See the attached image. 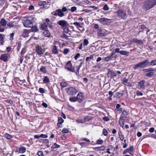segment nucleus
Wrapping results in <instances>:
<instances>
[{"mask_svg": "<svg viewBox=\"0 0 156 156\" xmlns=\"http://www.w3.org/2000/svg\"><path fill=\"white\" fill-rule=\"evenodd\" d=\"M118 15L119 17H121L123 19L126 17V15L125 11L122 9H120L117 12Z\"/></svg>", "mask_w": 156, "mask_h": 156, "instance_id": "5", "label": "nucleus"}, {"mask_svg": "<svg viewBox=\"0 0 156 156\" xmlns=\"http://www.w3.org/2000/svg\"><path fill=\"white\" fill-rule=\"evenodd\" d=\"M93 55H90L89 57H87L86 58V61L87 62L90 61V60L93 59Z\"/></svg>", "mask_w": 156, "mask_h": 156, "instance_id": "47", "label": "nucleus"}, {"mask_svg": "<svg viewBox=\"0 0 156 156\" xmlns=\"http://www.w3.org/2000/svg\"><path fill=\"white\" fill-rule=\"evenodd\" d=\"M68 85V83L67 82L63 81L60 83V85L62 88H63L67 87Z\"/></svg>", "mask_w": 156, "mask_h": 156, "instance_id": "27", "label": "nucleus"}, {"mask_svg": "<svg viewBox=\"0 0 156 156\" xmlns=\"http://www.w3.org/2000/svg\"><path fill=\"white\" fill-rule=\"evenodd\" d=\"M107 75L108 77L112 78L116 76L117 74L115 73L109 69L107 73Z\"/></svg>", "mask_w": 156, "mask_h": 156, "instance_id": "10", "label": "nucleus"}, {"mask_svg": "<svg viewBox=\"0 0 156 156\" xmlns=\"http://www.w3.org/2000/svg\"><path fill=\"white\" fill-rule=\"evenodd\" d=\"M26 150V148L23 146L20 147L18 149H16V152L19 153H24Z\"/></svg>", "mask_w": 156, "mask_h": 156, "instance_id": "13", "label": "nucleus"}, {"mask_svg": "<svg viewBox=\"0 0 156 156\" xmlns=\"http://www.w3.org/2000/svg\"><path fill=\"white\" fill-rule=\"evenodd\" d=\"M62 132L63 133H67L69 131L68 129H67L63 128L62 129Z\"/></svg>", "mask_w": 156, "mask_h": 156, "instance_id": "54", "label": "nucleus"}, {"mask_svg": "<svg viewBox=\"0 0 156 156\" xmlns=\"http://www.w3.org/2000/svg\"><path fill=\"white\" fill-rule=\"evenodd\" d=\"M32 28L30 29L31 32H35L38 30V28L36 26H34L33 27H32Z\"/></svg>", "mask_w": 156, "mask_h": 156, "instance_id": "38", "label": "nucleus"}, {"mask_svg": "<svg viewBox=\"0 0 156 156\" xmlns=\"http://www.w3.org/2000/svg\"><path fill=\"white\" fill-rule=\"evenodd\" d=\"M15 23L14 22H10L8 23L7 25L9 28H12L13 27H16V25H15Z\"/></svg>", "mask_w": 156, "mask_h": 156, "instance_id": "19", "label": "nucleus"}, {"mask_svg": "<svg viewBox=\"0 0 156 156\" xmlns=\"http://www.w3.org/2000/svg\"><path fill=\"white\" fill-rule=\"evenodd\" d=\"M102 30L101 27H100L97 30V33L99 37H102L104 36V34L102 32Z\"/></svg>", "mask_w": 156, "mask_h": 156, "instance_id": "25", "label": "nucleus"}, {"mask_svg": "<svg viewBox=\"0 0 156 156\" xmlns=\"http://www.w3.org/2000/svg\"><path fill=\"white\" fill-rule=\"evenodd\" d=\"M5 135V137L8 139H11L12 138V137L11 135L7 133H6Z\"/></svg>", "mask_w": 156, "mask_h": 156, "instance_id": "45", "label": "nucleus"}, {"mask_svg": "<svg viewBox=\"0 0 156 156\" xmlns=\"http://www.w3.org/2000/svg\"><path fill=\"white\" fill-rule=\"evenodd\" d=\"M37 155L39 156H44L42 151H39L37 153Z\"/></svg>", "mask_w": 156, "mask_h": 156, "instance_id": "60", "label": "nucleus"}, {"mask_svg": "<svg viewBox=\"0 0 156 156\" xmlns=\"http://www.w3.org/2000/svg\"><path fill=\"white\" fill-rule=\"evenodd\" d=\"M110 20L109 19L104 18H101L98 20V21L100 23H105L107 22L108 20Z\"/></svg>", "mask_w": 156, "mask_h": 156, "instance_id": "23", "label": "nucleus"}, {"mask_svg": "<svg viewBox=\"0 0 156 156\" xmlns=\"http://www.w3.org/2000/svg\"><path fill=\"white\" fill-rule=\"evenodd\" d=\"M69 51V50L67 48H66L64 49L63 51V53L64 54H66Z\"/></svg>", "mask_w": 156, "mask_h": 156, "instance_id": "62", "label": "nucleus"}, {"mask_svg": "<svg viewBox=\"0 0 156 156\" xmlns=\"http://www.w3.org/2000/svg\"><path fill=\"white\" fill-rule=\"evenodd\" d=\"M128 79H127L126 78H125L123 79L122 83L126 86L128 87H131L132 86V84L128 82Z\"/></svg>", "mask_w": 156, "mask_h": 156, "instance_id": "17", "label": "nucleus"}, {"mask_svg": "<svg viewBox=\"0 0 156 156\" xmlns=\"http://www.w3.org/2000/svg\"><path fill=\"white\" fill-rule=\"evenodd\" d=\"M41 28L44 30H47V24L46 23H43L41 25Z\"/></svg>", "mask_w": 156, "mask_h": 156, "instance_id": "29", "label": "nucleus"}, {"mask_svg": "<svg viewBox=\"0 0 156 156\" xmlns=\"http://www.w3.org/2000/svg\"><path fill=\"white\" fill-rule=\"evenodd\" d=\"M14 33H12L10 34V40H12L13 39V37L14 36Z\"/></svg>", "mask_w": 156, "mask_h": 156, "instance_id": "53", "label": "nucleus"}, {"mask_svg": "<svg viewBox=\"0 0 156 156\" xmlns=\"http://www.w3.org/2000/svg\"><path fill=\"white\" fill-rule=\"evenodd\" d=\"M146 66L147 65L145 59L140 63H139L135 65L133 68L135 69H136L139 68H143L146 67Z\"/></svg>", "mask_w": 156, "mask_h": 156, "instance_id": "4", "label": "nucleus"}, {"mask_svg": "<svg viewBox=\"0 0 156 156\" xmlns=\"http://www.w3.org/2000/svg\"><path fill=\"white\" fill-rule=\"evenodd\" d=\"M58 10L57 9L55 10V11L54 12H53L51 13V14L55 16H58Z\"/></svg>", "mask_w": 156, "mask_h": 156, "instance_id": "61", "label": "nucleus"}, {"mask_svg": "<svg viewBox=\"0 0 156 156\" xmlns=\"http://www.w3.org/2000/svg\"><path fill=\"white\" fill-rule=\"evenodd\" d=\"M0 24L5 27L7 24V21L4 18H2L0 21Z\"/></svg>", "mask_w": 156, "mask_h": 156, "instance_id": "18", "label": "nucleus"}, {"mask_svg": "<svg viewBox=\"0 0 156 156\" xmlns=\"http://www.w3.org/2000/svg\"><path fill=\"white\" fill-rule=\"evenodd\" d=\"M73 24L76 26L77 28L79 29V28L82 27V25L83 24V23H80L77 22H75L73 23Z\"/></svg>", "mask_w": 156, "mask_h": 156, "instance_id": "22", "label": "nucleus"}, {"mask_svg": "<svg viewBox=\"0 0 156 156\" xmlns=\"http://www.w3.org/2000/svg\"><path fill=\"white\" fill-rule=\"evenodd\" d=\"M136 94L137 96H142L143 94L142 92H140L139 90H137L136 92Z\"/></svg>", "mask_w": 156, "mask_h": 156, "instance_id": "57", "label": "nucleus"}, {"mask_svg": "<svg viewBox=\"0 0 156 156\" xmlns=\"http://www.w3.org/2000/svg\"><path fill=\"white\" fill-rule=\"evenodd\" d=\"M103 9L105 11H107L109 10V7L107 4H105L103 7Z\"/></svg>", "mask_w": 156, "mask_h": 156, "instance_id": "48", "label": "nucleus"}, {"mask_svg": "<svg viewBox=\"0 0 156 156\" xmlns=\"http://www.w3.org/2000/svg\"><path fill=\"white\" fill-rule=\"evenodd\" d=\"M114 53L112 52L111 55L110 56H108L105 58L104 60L106 62H108L110 60H111L113 58V55H114Z\"/></svg>", "mask_w": 156, "mask_h": 156, "instance_id": "24", "label": "nucleus"}, {"mask_svg": "<svg viewBox=\"0 0 156 156\" xmlns=\"http://www.w3.org/2000/svg\"><path fill=\"white\" fill-rule=\"evenodd\" d=\"M69 100L71 102H75L77 101L76 98V97H73L69 98Z\"/></svg>", "mask_w": 156, "mask_h": 156, "instance_id": "37", "label": "nucleus"}, {"mask_svg": "<svg viewBox=\"0 0 156 156\" xmlns=\"http://www.w3.org/2000/svg\"><path fill=\"white\" fill-rule=\"evenodd\" d=\"M89 142H82V143H80V144L81 145V146H87L89 144V143H88Z\"/></svg>", "mask_w": 156, "mask_h": 156, "instance_id": "56", "label": "nucleus"}, {"mask_svg": "<svg viewBox=\"0 0 156 156\" xmlns=\"http://www.w3.org/2000/svg\"><path fill=\"white\" fill-rule=\"evenodd\" d=\"M66 90L69 95H75L78 92L77 90L74 87H71L69 88H66Z\"/></svg>", "mask_w": 156, "mask_h": 156, "instance_id": "2", "label": "nucleus"}, {"mask_svg": "<svg viewBox=\"0 0 156 156\" xmlns=\"http://www.w3.org/2000/svg\"><path fill=\"white\" fill-rule=\"evenodd\" d=\"M31 32L30 29H25L22 33L23 36L25 37L29 36V34Z\"/></svg>", "mask_w": 156, "mask_h": 156, "instance_id": "15", "label": "nucleus"}, {"mask_svg": "<svg viewBox=\"0 0 156 156\" xmlns=\"http://www.w3.org/2000/svg\"><path fill=\"white\" fill-rule=\"evenodd\" d=\"M145 81L144 80H141L138 82V85L140 88L144 89L145 88Z\"/></svg>", "mask_w": 156, "mask_h": 156, "instance_id": "16", "label": "nucleus"}, {"mask_svg": "<svg viewBox=\"0 0 156 156\" xmlns=\"http://www.w3.org/2000/svg\"><path fill=\"white\" fill-rule=\"evenodd\" d=\"M8 54H2L1 55V56L0 57V59L4 61L5 62H6L8 61Z\"/></svg>", "mask_w": 156, "mask_h": 156, "instance_id": "12", "label": "nucleus"}, {"mask_svg": "<svg viewBox=\"0 0 156 156\" xmlns=\"http://www.w3.org/2000/svg\"><path fill=\"white\" fill-rule=\"evenodd\" d=\"M4 27H3V26L0 25V32H2L4 31L5 30Z\"/></svg>", "mask_w": 156, "mask_h": 156, "instance_id": "52", "label": "nucleus"}, {"mask_svg": "<svg viewBox=\"0 0 156 156\" xmlns=\"http://www.w3.org/2000/svg\"><path fill=\"white\" fill-rule=\"evenodd\" d=\"M129 53V52L126 51H120V54L126 56H128Z\"/></svg>", "mask_w": 156, "mask_h": 156, "instance_id": "32", "label": "nucleus"}, {"mask_svg": "<svg viewBox=\"0 0 156 156\" xmlns=\"http://www.w3.org/2000/svg\"><path fill=\"white\" fill-rule=\"evenodd\" d=\"M43 82L45 83H48L50 82L49 78L48 76H45L44 77Z\"/></svg>", "mask_w": 156, "mask_h": 156, "instance_id": "31", "label": "nucleus"}, {"mask_svg": "<svg viewBox=\"0 0 156 156\" xmlns=\"http://www.w3.org/2000/svg\"><path fill=\"white\" fill-rule=\"evenodd\" d=\"M39 91L41 93H45L44 89L42 88H40L39 89Z\"/></svg>", "mask_w": 156, "mask_h": 156, "instance_id": "55", "label": "nucleus"}, {"mask_svg": "<svg viewBox=\"0 0 156 156\" xmlns=\"http://www.w3.org/2000/svg\"><path fill=\"white\" fill-rule=\"evenodd\" d=\"M64 28V32L66 33H68L69 31V28L67 27L63 28Z\"/></svg>", "mask_w": 156, "mask_h": 156, "instance_id": "51", "label": "nucleus"}, {"mask_svg": "<svg viewBox=\"0 0 156 156\" xmlns=\"http://www.w3.org/2000/svg\"><path fill=\"white\" fill-rule=\"evenodd\" d=\"M58 24L61 26L62 28L67 27L68 25L67 21L63 20L59 21L58 22Z\"/></svg>", "mask_w": 156, "mask_h": 156, "instance_id": "9", "label": "nucleus"}, {"mask_svg": "<svg viewBox=\"0 0 156 156\" xmlns=\"http://www.w3.org/2000/svg\"><path fill=\"white\" fill-rule=\"evenodd\" d=\"M24 26L26 27H33V21L30 20H25L23 21Z\"/></svg>", "mask_w": 156, "mask_h": 156, "instance_id": "3", "label": "nucleus"}, {"mask_svg": "<svg viewBox=\"0 0 156 156\" xmlns=\"http://www.w3.org/2000/svg\"><path fill=\"white\" fill-rule=\"evenodd\" d=\"M5 35L3 34H0V44L3 45L4 44V37Z\"/></svg>", "mask_w": 156, "mask_h": 156, "instance_id": "20", "label": "nucleus"}, {"mask_svg": "<svg viewBox=\"0 0 156 156\" xmlns=\"http://www.w3.org/2000/svg\"><path fill=\"white\" fill-rule=\"evenodd\" d=\"M58 16L60 17H62L65 16V14L63 13L61 9H57Z\"/></svg>", "mask_w": 156, "mask_h": 156, "instance_id": "26", "label": "nucleus"}, {"mask_svg": "<svg viewBox=\"0 0 156 156\" xmlns=\"http://www.w3.org/2000/svg\"><path fill=\"white\" fill-rule=\"evenodd\" d=\"M58 123L60 124H62L64 122V120L61 117H59L58 118Z\"/></svg>", "mask_w": 156, "mask_h": 156, "instance_id": "43", "label": "nucleus"}, {"mask_svg": "<svg viewBox=\"0 0 156 156\" xmlns=\"http://www.w3.org/2000/svg\"><path fill=\"white\" fill-rule=\"evenodd\" d=\"M77 101L79 103H81L84 99V96L83 93L82 92L79 93L76 96Z\"/></svg>", "mask_w": 156, "mask_h": 156, "instance_id": "7", "label": "nucleus"}, {"mask_svg": "<svg viewBox=\"0 0 156 156\" xmlns=\"http://www.w3.org/2000/svg\"><path fill=\"white\" fill-rule=\"evenodd\" d=\"M129 152H130V151L129 149L127 148L123 152V154H126V153Z\"/></svg>", "mask_w": 156, "mask_h": 156, "instance_id": "63", "label": "nucleus"}, {"mask_svg": "<svg viewBox=\"0 0 156 156\" xmlns=\"http://www.w3.org/2000/svg\"><path fill=\"white\" fill-rule=\"evenodd\" d=\"M154 73L153 71H151L146 73L145 75L147 76L151 77L154 76Z\"/></svg>", "mask_w": 156, "mask_h": 156, "instance_id": "34", "label": "nucleus"}, {"mask_svg": "<svg viewBox=\"0 0 156 156\" xmlns=\"http://www.w3.org/2000/svg\"><path fill=\"white\" fill-rule=\"evenodd\" d=\"M89 44V42L87 39H84L83 41V44L84 46L87 45Z\"/></svg>", "mask_w": 156, "mask_h": 156, "instance_id": "49", "label": "nucleus"}, {"mask_svg": "<svg viewBox=\"0 0 156 156\" xmlns=\"http://www.w3.org/2000/svg\"><path fill=\"white\" fill-rule=\"evenodd\" d=\"M103 142V141L101 139H98L96 141V144H101Z\"/></svg>", "mask_w": 156, "mask_h": 156, "instance_id": "46", "label": "nucleus"}, {"mask_svg": "<svg viewBox=\"0 0 156 156\" xmlns=\"http://www.w3.org/2000/svg\"><path fill=\"white\" fill-rule=\"evenodd\" d=\"M156 4V0H147L144 3L143 8L146 10H148L154 7Z\"/></svg>", "mask_w": 156, "mask_h": 156, "instance_id": "1", "label": "nucleus"}, {"mask_svg": "<svg viewBox=\"0 0 156 156\" xmlns=\"http://www.w3.org/2000/svg\"><path fill=\"white\" fill-rule=\"evenodd\" d=\"M61 10H62V11L63 13L64 12H66V13H68L69 11H70V9H67L66 7H63Z\"/></svg>", "mask_w": 156, "mask_h": 156, "instance_id": "36", "label": "nucleus"}, {"mask_svg": "<svg viewBox=\"0 0 156 156\" xmlns=\"http://www.w3.org/2000/svg\"><path fill=\"white\" fill-rule=\"evenodd\" d=\"M38 5L41 6V8H44L47 7L48 4L45 1H41L38 2Z\"/></svg>", "mask_w": 156, "mask_h": 156, "instance_id": "14", "label": "nucleus"}, {"mask_svg": "<svg viewBox=\"0 0 156 156\" xmlns=\"http://www.w3.org/2000/svg\"><path fill=\"white\" fill-rule=\"evenodd\" d=\"M119 124L122 127L124 126V120L122 116H120L119 121Z\"/></svg>", "mask_w": 156, "mask_h": 156, "instance_id": "21", "label": "nucleus"}, {"mask_svg": "<svg viewBox=\"0 0 156 156\" xmlns=\"http://www.w3.org/2000/svg\"><path fill=\"white\" fill-rule=\"evenodd\" d=\"M146 65L148 66H154L156 65V61L155 60H152L151 62H149V59H145Z\"/></svg>", "mask_w": 156, "mask_h": 156, "instance_id": "11", "label": "nucleus"}, {"mask_svg": "<svg viewBox=\"0 0 156 156\" xmlns=\"http://www.w3.org/2000/svg\"><path fill=\"white\" fill-rule=\"evenodd\" d=\"M103 134L104 136H106L108 135V132L107 130L105 129H103Z\"/></svg>", "mask_w": 156, "mask_h": 156, "instance_id": "50", "label": "nucleus"}, {"mask_svg": "<svg viewBox=\"0 0 156 156\" xmlns=\"http://www.w3.org/2000/svg\"><path fill=\"white\" fill-rule=\"evenodd\" d=\"M128 115L127 112L125 110H124L122 112V114L121 115V116H122L123 118H126L127 117V116Z\"/></svg>", "mask_w": 156, "mask_h": 156, "instance_id": "35", "label": "nucleus"}, {"mask_svg": "<svg viewBox=\"0 0 156 156\" xmlns=\"http://www.w3.org/2000/svg\"><path fill=\"white\" fill-rule=\"evenodd\" d=\"M26 51V49L25 48H23L21 51V54L23 55Z\"/></svg>", "mask_w": 156, "mask_h": 156, "instance_id": "64", "label": "nucleus"}, {"mask_svg": "<svg viewBox=\"0 0 156 156\" xmlns=\"http://www.w3.org/2000/svg\"><path fill=\"white\" fill-rule=\"evenodd\" d=\"M52 51L53 53L54 54H57L58 53V51L57 49V47L55 45H54Z\"/></svg>", "mask_w": 156, "mask_h": 156, "instance_id": "30", "label": "nucleus"}, {"mask_svg": "<svg viewBox=\"0 0 156 156\" xmlns=\"http://www.w3.org/2000/svg\"><path fill=\"white\" fill-rule=\"evenodd\" d=\"M84 119L87 121H88L92 119V117H90L89 116H87L84 118Z\"/></svg>", "mask_w": 156, "mask_h": 156, "instance_id": "42", "label": "nucleus"}, {"mask_svg": "<svg viewBox=\"0 0 156 156\" xmlns=\"http://www.w3.org/2000/svg\"><path fill=\"white\" fill-rule=\"evenodd\" d=\"M40 71L44 73H46L47 72L46 67L45 66H42L40 69Z\"/></svg>", "mask_w": 156, "mask_h": 156, "instance_id": "39", "label": "nucleus"}, {"mask_svg": "<svg viewBox=\"0 0 156 156\" xmlns=\"http://www.w3.org/2000/svg\"><path fill=\"white\" fill-rule=\"evenodd\" d=\"M154 70L152 68H149L147 69H146L143 70V71L145 73H148L151 71H154Z\"/></svg>", "mask_w": 156, "mask_h": 156, "instance_id": "33", "label": "nucleus"}, {"mask_svg": "<svg viewBox=\"0 0 156 156\" xmlns=\"http://www.w3.org/2000/svg\"><path fill=\"white\" fill-rule=\"evenodd\" d=\"M66 68L70 72H75L74 68L73 66L70 61H69L67 63Z\"/></svg>", "mask_w": 156, "mask_h": 156, "instance_id": "6", "label": "nucleus"}, {"mask_svg": "<svg viewBox=\"0 0 156 156\" xmlns=\"http://www.w3.org/2000/svg\"><path fill=\"white\" fill-rule=\"evenodd\" d=\"M133 40L134 42L137 44H143V41L141 40H138L136 38H134L133 39Z\"/></svg>", "mask_w": 156, "mask_h": 156, "instance_id": "28", "label": "nucleus"}, {"mask_svg": "<svg viewBox=\"0 0 156 156\" xmlns=\"http://www.w3.org/2000/svg\"><path fill=\"white\" fill-rule=\"evenodd\" d=\"M77 9V8L76 7L73 6L71 7V9L70 10L72 12H73L75 11Z\"/></svg>", "mask_w": 156, "mask_h": 156, "instance_id": "59", "label": "nucleus"}, {"mask_svg": "<svg viewBox=\"0 0 156 156\" xmlns=\"http://www.w3.org/2000/svg\"><path fill=\"white\" fill-rule=\"evenodd\" d=\"M81 140H84L85 141H86L87 142H90V140L89 139H87V138H82L81 139Z\"/></svg>", "mask_w": 156, "mask_h": 156, "instance_id": "58", "label": "nucleus"}, {"mask_svg": "<svg viewBox=\"0 0 156 156\" xmlns=\"http://www.w3.org/2000/svg\"><path fill=\"white\" fill-rule=\"evenodd\" d=\"M44 34L45 37H49L50 36V34L49 33L48 31H45L44 32Z\"/></svg>", "mask_w": 156, "mask_h": 156, "instance_id": "41", "label": "nucleus"}, {"mask_svg": "<svg viewBox=\"0 0 156 156\" xmlns=\"http://www.w3.org/2000/svg\"><path fill=\"white\" fill-rule=\"evenodd\" d=\"M130 152L129 153L131 155H133V153L132 152L134 150L133 147V146H131L129 148V149Z\"/></svg>", "mask_w": 156, "mask_h": 156, "instance_id": "44", "label": "nucleus"}, {"mask_svg": "<svg viewBox=\"0 0 156 156\" xmlns=\"http://www.w3.org/2000/svg\"><path fill=\"white\" fill-rule=\"evenodd\" d=\"M60 147V146L56 144V143H55L51 146V148L52 149H54Z\"/></svg>", "mask_w": 156, "mask_h": 156, "instance_id": "40", "label": "nucleus"}, {"mask_svg": "<svg viewBox=\"0 0 156 156\" xmlns=\"http://www.w3.org/2000/svg\"><path fill=\"white\" fill-rule=\"evenodd\" d=\"M35 51L36 53L39 55H41L44 52V50H43L41 47L39 46H37L36 47Z\"/></svg>", "mask_w": 156, "mask_h": 156, "instance_id": "8", "label": "nucleus"}]
</instances>
